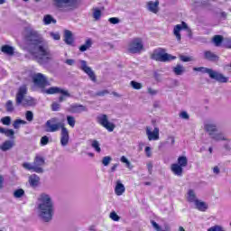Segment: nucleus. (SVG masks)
Segmentation results:
<instances>
[{"mask_svg": "<svg viewBox=\"0 0 231 231\" xmlns=\"http://www.w3.org/2000/svg\"><path fill=\"white\" fill-rule=\"evenodd\" d=\"M25 42L27 44V51L31 55L32 60H36L38 64H48L51 60V51L48 43L42 38V35L35 30H30L25 35Z\"/></svg>", "mask_w": 231, "mask_h": 231, "instance_id": "nucleus-1", "label": "nucleus"}, {"mask_svg": "<svg viewBox=\"0 0 231 231\" xmlns=\"http://www.w3.org/2000/svg\"><path fill=\"white\" fill-rule=\"evenodd\" d=\"M38 217L43 223H50L55 215V202L48 193H42L37 199Z\"/></svg>", "mask_w": 231, "mask_h": 231, "instance_id": "nucleus-2", "label": "nucleus"}, {"mask_svg": "<svg viewBox=\"0 0 231 231\" xmlns=\"http://www.w3.org/2000/svg\"><path fill=\"white\" fill-rule=\"evenodd\" d=\"M59 129L60 132V143L62 147H66L69 143V131L64 126V123L59 122V118L52 117L45 123L46 133H57Z\"/></svg>", "mask_w": 231, "mask_h": 231, "instance_id": "nucleus-3", "label": "nucleus"}, {"mask_svg": "<svg viewBox=\"0 0 231 231\" xmlns=\"http://www.w3.org/2000/svg\"><path fill=\"white\" fill-rule=\"evenodd\" d=\"M28 93V87L23 85L18 88L16 93V106H21L23 104V107H32L37 104L35 98L32 97H24Z\"/></svg>", "mask_w": 231, "mask_h": 231, "instance_id": "nucleus-4", "label": "nucleus"}, {"mask_svg": "<svg viewBox=\"0 0 231 231\" xmlns=\"http://www.w3.org/2000/svg\"><path fill=\"white\" fill-rule=\"evenodd\" d=\"M193 71H201V73H207L209 76V79H211L212 80H216L220 84H226V82H228V78L225 77V75L212 69L198 67L194 68Z\"/></svg>", "mask_w": 231, "mask_h": 231, "instance_id": "nucleus-5", "label": "nucleus"}, {"mask_svg": "<svg viewBox=\"0 0 231 231\" xmlns=\"http://www.w3.org/2000/svg\"><path fill=\"white\" fill-rule=\"evenodd\" d=\"M150 59H152V60H156L157 62H171V60H175L176 56L167 53V50L163 48H158L153 51Z\"/></svg>", "mask_w": 231, "mask_h": 231, "instance_id": "nucleus-6", "label": "nucleus"}, {"mask_svg": "<svg viewBox=\"0 0 231 231\" xmlns=\"http://www.w3.org/2000/svg\"><path fill=\"white\" fill-rule=\"evenodd\" d=\"M53 6L58 10H77L79 8V0H52Z\"/></svg>", "mask_w": 231, "mask_h": 231, "instance_id": "nucleus-7", "label": "nucleus"}, {"mask_svg": "<svg viewBox=\"0 0 231 231\" xmlns=\"http://www.w3.org/2000/svg\"><path fill=\"white\" fill-rule=\"evenodd\" d=\"M143 41L142 38H134L128 45V53L136 54L143 51Z\"/></svg>", "mask_w": 231, "mask_h": 231, "instance_id": "nucleus-8", "label": "nucleus"}, {"mask_svg": "<svg viewBox=\"0 0 231 231\" xmlns=\"http://www.w3.org/2000/svg\"><path fill=\"white\" fill-rule=\"evenodd\" d=\"M181 30H186L188 32V37H189V39H192V30L189 28V25L187 24V23L182 22L181 24H177L173 28V35H175L179 42L181 41V33H180Z\"/></svg>", "mask_w": 231, "mask_h": 231, "instance_id": "nucleus-9", "label": "nucleus"}, {"mask_svg": "<svg viewBox=\"0 0 231 231\" xmlns=\"http://www.w3.org/2000/svg\"><path fill=\"white\" fill-rule=\"evenodd\" d=\"M97 122L102 125V127H105V129H107L109 133H113L115 131V124L109 122V119L107 118V115H101L97 116Z\"/></svg>", "mask_w": 231, "mask_h": 231, "instance_id": "nucleus-10", "label": "nucleus"}, {"mask_svg": "<svg viewBox=\"0 0 231 231\" xmlns=\"http://www.w3.org/2000/svg\"><path fill=\"white\" fill-rule=\"evenodd\" d=\"M79 62L81 64L80 69L88 75L92 82H97V75H95V71H93V69L88 66V61L81 60Z\"/></svg>", "mask_w": 231, "mask_h": 231, "instance_id": "nucleus-11", "label": "nucleus"}, {"mask_svg": "<svg viewBox=\"0 0 231 231\" xmlns=\"http://www.w3.org/2000/svg\"><path fill=\"white\" fill-rule=\"evenodd\" d=\"M47 95H57L60 94L63 95V97H70L71 94H69V90L60 88L59 87H51L46 90Z\"/></svg>", "mask_w": 231, "mask_h": 231, "instance_id": "nucleus-12", "label": "nucleus"}, {"mask_svg": "<svg viewBox=\"0 0 231 231\" xmlns=\"http://www.w3.org/2000/svg\"><path fill=\"white\" fill-rule=\"evenodd\" d=\"M33 165L36 167V169L42 170V171H36L37 174H43L44 169L42 167L46 165V160L41 155H36L34 158Z\"/></svg>", "mask_w": 231, "mask_h": 231, "instance_id": "nucleus-13", "label": "nucleus"}, {"mask_svg": "<svg viewBox=\"0 0 231 231\" xmlns=\"http://www.w3.org/2000/svg\"><path fill=\"white\" fill-rule=\"evenodd\" d=\"M146 136H148L149 142L160 140V129L155 127L153 131H151V127H146Z\"/></svg>", "mask_w": 231, "mask_h": 231, "instance_id": "nucleus-14", "label": "nucleus"}, {"mask_svg": "<svg viewBox=\"0 0 231 231\" xmlns=\"http://www.w3.org/2000/svg\"><path fill=\"white\" fill-rule=\"evenodd\" d=\"M32 81L38 88H44L46 86V78L44 75L38 73L32 77Z\"/></svg>", "mask_w": 231, "mask_h": 231, "instance_id": "nucleus-15", "label": "nucleus"}, {"mask_svg": "<svg viewBox=\"0 0 231 231\" xmlns=\"http://www.w3.org/2000/svg\"><path fill=\"white\" fill-rule=\"evenodd\" d=\"M204 59L205 60H208L209 62H217L219 60V56L212 52V51H205Z\"/></svg>", "mask_w": 231, "mask_h": 231, "instance_id": "nucleus-16", "label": "nucleus"}, {"mask_svg": "<svg viewBox=\"0 0 231 231\" xmlns=\"http://www.w3.org/2000/svg\"><path fill=\"white\" fill-rule=\"evenodd\" d=\"M69 111L70 113L80 114V113L88 112V107L83 105L75 104L70 106Z\"/></svg>", "mask_w": 231, "mask_h": 231, "instance_id": "nucleus-17", "label": "nucleus"}, {"mask_svg": "<svg viewBox=\"0 0 231 231\" xmlns=\"http://www.w3.org/2000/svg\"><path fill=\"white\" fill-rule=\"evenodd\" d=\"M160 6V1H150L147 3V10L149 12H152V14H158V12H160V8L158 7Z\"/></svg>", "mask_w": 231, "mask_h": 231, "instance_id": "nucleus-18", "label": "nucleus"}, {"mask_svg": "<svg viewBox=\"0 0 231 231\" xmlns=\"http://www.w3.org/2000/svg\"><path fill=\"white\" fill-rule=\"evenodd\" d=\"M125 192V186L122 183V180H117L116 181L115 194L116 196H122Z\"/></svg>", "mask_w": 231, "mask_h": 231, "instance_id": "nucleus-19", "label": "nucleus"}, {"mask_svg": "<svg viewBox=\"0 0 231 231\" xmlns=\"http://www.w3.org/2000/svg\"><path fill=\"white\" fill-rule=\"evenodd\" d=\"M14 145L15 143L13 140H6L0 145V150L3 151V152H6V151L14 149Z\"/></svg>", "mask_w": 231, "mask_h": 231, "instance_id": "nucleus-20", "label": "nucleus"}, {"mask_svg": "<svg viewBox=\"0 0 231 231\" xmlns=\"http://www.w3.org/2000/svg\"><path fill=\"white\" fill-rule=\"evenodd\" d=\"M171 171L175 176H179V178H181V176H183V167L180 164H171Z\"/></svg>", "mask_w": 231, "mask_h": 231, "instance_id": "nucleus-21", "label": "nucleus"}, {"mask_svg": "<svg viewBox=\"0 0 231 231\" xmlns=\"http://www.w3.org/2000/svg\"><path fill=\"white\" fill-rule=\"evenodd\" d=\"M41 183V177L37 174H32L29 176V184L32 189H37V186Z\"/></svg>", "mask_w": 231, "mask_h": 231, "instance_id": "nucleus-22", "label": "nucleus"}, {"mask_svg": "<svg viewBox=\"0 0 231 231\" xmlns=\"http://www.w3.org/2000/svg\"><path fill=\"white\" fill-rule=\"evenodd\" d=\"M209 136L211 140H214L215 142H230V139L225 137V134L223 133L215 132Z\"/></svg>", "mask_w": 231, "mask_h": 231, "instance_id": "nucleus-23", "label": "nucleus"}, {"mask_svg": "<svg viewBox=\"0 0 231 231\" xmlns=\"http://www.w3.org/2000/svg\"><path fill=\"white\" fill-rule=\"evenodd\" d=\"M204 129L209 136L212 135L213 133H217V124H212L208 123L204 125Z\"/></svg>", "mask_w": 231, "mask_h": 231, "instance_id": "nucleus-24", "label": "nucleus"}, {"mask_svg": "<svg viewBox=\"0 0 231 231\" xmlns=\"http://www.w3.org/2000/svg\"><path fill=\"white\" fill-rule=\"evenodd\" d=\"M0 133L1 134H5L7 136V138H11V140H14L15 138V131L14 129H6L0 126Z\"/></svg>", "mask_w": 231, "mask_h": 231, "instance_id": "nucleus-25", "label": "nucleus"}, {"mask_svg": "<svg viewBox=\"0 0 231 231\" xmlns=\"http://www.w3.org/2000/svg\"><path fill=\"white\" fill-rule=\"evenodd\" d=\"M64 41L69 46H71L73 42H75V40L73 39V32L69 30H66L64 32Z\"/></svg>", "mask_w": 231, "mask_h": 231, "instance_id": "nucleus-26", "label": "nucleus"}, {"mask_svg": "<svg viewBox=\"0 0 231 231\" xmlns=\"http://www.w3.org/2000/svg\"><path fill=\"white\" fill-rule=\"evenodd\" d=\"M2 53H5V55H9V57H12L14 53H15V49L10 45H4L1 47Z\"/></svg>", "mask_w": 231, "mask_h": 231, "instance_id": "nucleus-27", "label": "nucleus"}, {"mask_svg": "<svg viewBox=\"0 0 231 231\" xmlns=\"http://www.w3.org/2000/svg\"><path fill=\"white\" fill-rule=\"evenodd\" d=\"M195 206L197 210H199L200 212H207L208 209V204L201 200H196Z\"/></svg>", "mask_w": 231, "mask_h": 231, "instance_id": "nucleus-28", "label": "nucleus"}, {"mask_svg": "<svg viewBox=\"0 0 231 231\" xmlns=\"http://www.w3.org/2000/svg\"><path fill=\"white\" fill-rule=\"evenodd\" d=\"M172 71L174 75L181 76L183 73H185L186 69L183 65L177 64L175 67L172 68Z\"/></svg>", "mask_w": 231, "mask_h": 231, "instance_id": "nucleus-29", "label": "nucleus"}, {"mask_svg": "<svg viewBox=\"0 0 231 231\" xmlns=\"http://www.w3.org/2000/svg\"><path fill=\"white\" fill-rule=\"evenodd\" d=\"M177 165H180L182 168L187 167L189 165V159L187 158V156H179L177 160Z\"/></svg>", "mask_w": 231, "mask_h": 231, "instance_id": "nucleus-30", "label": "nucleus"}, {"mask_svg": "<svg viewBox=\"0 0 231 231\" xmlns=\"http://www.w3.org/2000/svg\"><path fill=\"white\" fill-rule=\"evenodd\" d=\"M23 169L27 171H33V172H42V170L34 166V164H31L29 162H24L23 164Z\"/></svg>", "mask_w": 231, "mask_h": 231, "instance_id": "nucleus-31", "label": "nucleus"}, {"mask_svg": "<svg viewBox=\"0 0 231 231\" xmlns=\"http://www.w3.org/2000/svg\"><path fill=\"white\" fill-rule=\"evenodd\" d=\"M91 46H93V41L91 39H88L85 43L79 47V51H88Z\"/></svg>", "mask_w": 231, "mask_h": 231, "instance_id": "nucleus-32", "label": "nucleus"}, {"mask_svg": "<svg viewBox=\"0 0 231 231\" xmlns=\"http://www.w3.org/2000/svg\"><path fill=\"white\" fill-rule=\"evenodd\" d=\"M212 41H213L215 46L219 47V46H221V44H223V42L225 41V39L221 35H215L213 37Z\"/></svg>", "mask_w": 231, "mask_h": 231, "instance_id": "nucleus-33", "label": "nucleus"}, {"mask_svg": "<svg viewBox=\"0 0 231 231\" xmlns=\"http://www.w3.org/2000/svg\"><path fill=\"white\" fill-rule=\"evenodd\" d=\"M199 199L196 198V193L193 189H189L188 192V201L189 203H196Z\"/></svg>", "mask_w": 231, "mask_h": 231, "instance_id": "nucleus-34", "label": "nucleus"}, {"mask_svg": "<svg viewBox=\"0 0 231 231\" xmlns=\"http://www.w3.org/2000/svg\"><path fill=\"white\" fill-rule=\"evenodd\" d=\"M43 23L44 24H51V23L53 24H56L57 23V20H55L53 18V16H51V14H46L44 17H43Z\"/></svg>", "mask_w": 231, "mask_h": 231, "instance_id": "nucleus-35", "label": "nucleus"}, {"mask_svg": "<svg viewBox=\"0 0 231 231\" xmlns=\"http://www.w3.org/2000/svg\"><path fill=\"white\" fill-rule=\"evenodd\" d=\"M25 192L23 189H17L14 191L13 196L14 198H16V199H19L21 198H23Z\"/></svg>", "mask_w": 231, "mask_h": 231, "instance_id": "nucleus-36", "label": "nucleus"}, {"mask_svg": "<svg viewBox=\"0 0 231 231\" xmlns=\"http://www.w3.org/2000/svg\"><path fill=\"white\" fill-rule=\"evenodd\" d=\"M91 147L95 149L97 152H101L102 149L100 148V143L97 140H93L91 143Z\"/></svg>", "mask_w": 231, "mask_h": 231, "instance_id": "nucleus-37", "label": "nucleus"}, {"mask_svg": "<svg viewBox=\"0 0 231 231\" xmlns=\"http://www.w3.org/2000/svg\"><path fill=\"white\" fill-rule=\"evenodd\" d=\"M93 17L96 21H98L102 17V11L98 8L93 9Z\"/></svg>", "mask_w": 231, "mask_h": 231, "instance_id": "nucleus-38", "label": "nucleus"}, {"mask_svg": "<svg viewBox=\"0 0 231 231\" xmlns=\"http://www.w3.org/2000/svg\"><path fill=\"white\" fill-rule=\"evenodd\" d=\"M176 140L174 139V136L170 135L167 137L166 141L164 143H162V145H167V144H171V147L174 145Z\"/></svg>", "mask_w": 231, "mask_h": 231, "instance_id": "nucleus-39", "label": "nucleus"}, {"mask_svg": "<svg viewBox=\"0 0 231 231\" xmlns=\"http://www.w3.org/2000/svg\"><path fill=\"white\" fill-rule=\"evenodd\" d=\"M130 86L133 88V89H142V88H143L142 83L136 82L134 80L130 82Z\"/></svg>", "mask_w": 231, "mask_h": 231, "instance_id": "nucleus-40", "label": "nucleus"}, {"mask_svg": "<svg viewBox=\"0 0 231 231\" xmlns=\"http://www.w3.org/2000/svg\"><path fill=\"white\" fill-rule=\"evenodd\" d=\"M6 111L7 113H13L14 107V102L12 100H8L5 104Z\"/></svg>", "mask_w": 231, "mask_h": 231, "instance_id": "nucleus-41", "label": "nucleus"}, {"mask_svg": "<svg viewBox=\"0 0 231 231\" xmlns=\"http://www.w3.org/2000/svg\"><path fill=\"white\" fill-rule=\"evenodd\" d=\"M67 123L71 126L75 127V124H77V121L75 120V117L72 116H67Z\"/></svg>", "mask_w": 231, "mask_h": 231, "instance_id": "nucleus-42", "label": "nucleus"}, {"mask_svg": "<svg viewBox=\"0 0 231 231\" xmlns=\"http://www.w3.org/2000/svg\"><path fill=\"white\" fill-rule=\"evenodd\" d=\"M121 162L122 163H125L126 167L128 169H133V165L131 164V162H129V160L127 159V157L125 156H122L121 157Z\"/></svg>", "mask_w": 231, "mask_h": 231, "instance_id": "nucleus-43", "label": "nucleus"}, {"mask_svg": "<svg viewBox=\"0 0 231 231\" xmlns=\"http://www.w3.org/2000/svg\"><path fill=\"white\" fill-rule=\"evenodd\" d=\"M112 160H113V158H111V156H105L102 159V163L105 167H107V165H109V163H111Z\"/></svg>", "mask_w": 231, "mask_h": 231, "instance_id": "nucleus-44", "label": "nucleus"}, {"mask_svg": "<svg viewBox=\"0 0 231 231\" xmlns=\"http://www.w3.org/2000/svg\"><path fill=\"white\" fill-rule=\"evenodd\" d=\"M25 118L27 122H33V112L28 110L25 113Z\"/></svg>", "mask_w": 231, "mask_h": 231, "instance_id": "nucleus-45", "label": "nucleus"}, {"mask_svg": "<svg viewBox=\"0 0 231 231\" xmlns=\"http://www.w3.org/2000/svg\"><path fill=\"white\" fill-rule=\"evenodd\" d=\"M21 124H26V121L21 119L15 120L13 126L14 129H19V127H21Z\"/></svg>", "mask_w": 231, "mask_h": 231, "instance_id": "nucleus-46", "label": "nucleus"}, {"mask_svg": "<svg viewBox=\"0 0 231 231\" xmlns=\"http://www.w3.org/2000/svg\"><path fill=\"white\" fill-rule=\"evenodd\" d=\"M4 125H10L12 124V118L10 116H5L1 119Z\"/></svg>", "mask_w": 231, "mask_h": 231, "instance_id": "nucleus-47", "label": "nucleus"}, {"mask_svg": "<svg viewBox=\"0 0 231 231\" xmlns=\"http://www.w3.org/2000/svg\"><path fill=\"white\" fill-rule=\"evenodd\" d=\"M50 143V137L49 136H42L41 138V145L44 146V145H48Z\"/></svg>", "mask_w": 231, "mask_h": 231, "instance_id": "nucleus-48", "label": "nucleus"}, {"mask_svg": "<svg viewBox=\"0 0 231 231\" xmlns=\"http://www.w3.org/2000/svg\"><path fill=\"white\" fill-rule=\"evenodd\" d=\"M106 95H109V90L104 89V90L97 91L95 94V97H106Z\"/></svg>", "mask_w": 231, "mask_h": 231, "instance_id": "nucleus-49", "label": "nucleus"}, {"mask_svg": "<svg viewBox=\"0 0 231 231\" xmlns=\"http://www.w3.org/2000/svg\"><path fill=\"white\" fill-rule=\"evenodd\" d=\"M110 219H112L113 221H120V217L118 216V214H116V212L113 211L110 213L109 216Z\"/></svg>", "mask_w": 231, "mask_h": 231, "instance_id": "nucleus-50", "label": "nucleus"}, {"mask_svg": "<svg viewBox=\"0 0 231 231\" xmlns=\"http://www.w3.org/2000/svg\"><path fill=\"white\" fill-rule=\"evenodd\" d=\"M110 24H118L120 23V19L116 17H112L108 19Z\"/></svg>", "mask_w": 231, "mask_h": 231, "instance_id": "nucleus-51", "label": "nucleus"}, {"mask_svg": "<svg viewBox=\"0 0 231 231\" xmlns=\"http://www.w3.org/2000/svg\"><path fill=\"white\" fill-rule=\"evenodd\" d=\"M180 59L182 62H190L192 60V58L184 55H180Z\"/></svg>", "mask_w": 231, "mask_h": 231, "instance_id": "nucleus-52", "label": "nucleus"}, {"mask_svg": "<svg viewBox=\"0 0 231 231\" xmlns=\"http://www.w3.org/2000/svg\"><path fill=\"white\" fill-rule=\"evenodd\" d=\"M59 109H60V104L54 102L51 105V110L52 111H59Z\"/></svg>", "mask_w": 231, "mask_h": 231, "instance_id": "nucleus-53", "label": "nucleus"}, {"mask_svg": "<svg viewBox=\"0 0 231 231\" xmlns=\"http://www.w3.org/2000/svg\"><path fill=\"white\" fill-rule=\"evenodd\" d=\"M180 117L182 118L183 120H189V116L187 112L183 111L180 114Z\"/></svg>", "mask_w": 231, "mask_h": 231, "instance_id": "nucleus-54", "label": "nucleus"}, {"mask_svg": "<svg viewBox=\"0 0 231 231\" xmlns=\"http://www.w3.org/2000/svg\"><path fill=\"white\" fill-rule=\"evenodd\" d=\"M51 37H52L54 41H60V34L57 32H51Z\"/></svg>", "mask_w": 231, "mask_h": 231, "instance_id": "nucleus-55", "label": "nucleus"}, {"mask_svg": "<svg viewBox=\"0 0 231 231\" xmlns=\"http://www.w3.org/2000/svg\"><path fill=\"white\" fill-rule=\"evenodd\" d=\"M224 45L226 48L231 49V40L229 38H226L224 40Z\"/></svg>", "mask_w": 231, "mask_h": 231, "instance_id": "nucleus-56", "label": "nucleus"}, {"mask_svg": "<svg viewBox=\"0 0 231 231\" xmlns=\"http://www.w3.org/2000/svg\"><path fill=\"white\" fill-rule=\"evenodd\" d=\"M145 152H146V156L147 158H151V156H152V153L151 152V147L146 146L144 149Z\"/></svg>", "mask_w": 231, "mask_h": 231, "instance_id": "nucleus-57", "label": "nucleus"}, {"mask_svg": "<svg viewBox=\"0 0 231 231\" xmlns=\"http://www.w3.org/2000/svg\"><path fill=\"white\" fill-rule=\"evenodd\" d=\"M65 63L68 64V66H73V64H75V60L73 59L66 60Z\"/></svg>", "mask_w": 231, "mask_h": 231, "instance_id": "nucleus-58", "label": "nucleus"}, {"mask_svg": "<svg viewBox=\"0 0 231 231\" xmlns=\"http://www.w3.org/2000/svg\"><path fill=\"white\" fill-rule=\"evenodd\" d=\"M148 93H149L150 95H157L158 91L152 89V88H148Z\"/></svg>", "mask_w": 231, "mask_h": 231, "instance_id": "nucleus-59", "label": "nucleus"}, {"mask_svg": "<svg viewBox=\"0 0 231 231\" xmlns=\"http://www.w3.org/2000/svg\"><path fill=\"white\" fill-rule=\"evenodd\" d=\"M147 169H148L149 174H152V163H148Z\"/></svg>", "mask_w": 231, "mask_h": 231, "instance_id": "nucleus-60", "label": "nucleus"}, {"mask_svg": "<svg viewBox=\"0 0 231 231\" xmlns=\"http://www.w3.org/2000/svg\"><path fill=\"white\" fill-rule=\"evenodd\" d=\"M213 172H214V174H219L221 172V171L219 170V167L215 166L213 168Z\"/></svg>", "mask_w": 231, "mask_h": 231, "instance_id": "nucleus-61", "label": "nucleus"}, {"mask_svg": "<svg viewBox=\"0 0 231 231\" xmlns=\"http://www.w3.org/2000/svg\"><path fill=\"white\" fill-rule=\"evenodd\" d=\"M5 183V178L3 175H0V189H3V184Z\"/></svg>", "mask_w": 231, "mask_h": 231, "instance_id": "nucleus-62", "label": "nucleus"}, {"mask_svg": "<svg viewBox=\"0 0 231 231\" xmlns=\"http://www.w3.org/2000/svg\"><path fill=\"white\" fill-rule=\"evenodd\" d=\"M66 98H68V97L61 94V96L59 97V102H64V100H66Z\"/></svg>", "mask_w": 231, "mask_h": 231, "instance_id": "nucleus-63", "label": "nucleus"}, {"mask_svg": "<svg viewBox=\"0 0 231 231\" xmlns=\"http://www.w3.org/2000/svg\"><path fill=\"white\" fill-rule=\"evenodd\" d=\"M199 6H204V7L208 6V1H203V2H201V3L199 5Z\"/></svg>", "mask_w": 231, "mask_h": 231, "instance_id": "nucleus-64", "label": "nucleus"}]
</instances>
